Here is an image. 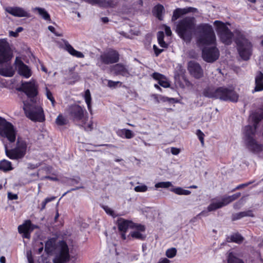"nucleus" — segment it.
I'll return each instance as SVG.
<instances>
[{"label":"nucleus","mask_w":263,"mask_h":263,"mask_svg":"<svg viewBox=\"0 0 263 263\" xmlns=\"http://www.w3.org/2000/svg\"><path fill=\"white\" fill-rule=\"evenodd\" d=\"M153 49L156 57L159 56V54L164 51V49H159L156 45H153Z\"/></svg>","instance_id":"864d4df0"},{"label":"nucleus","mask_w":263,"mask_h":263,"mask_svg":"<svg viewBox=\"0 0 263 263\" xmlns=\"http://www.w3.org/2000/svg\"><path fill=\"white\" fill-rule=\"evenodd\" d=\"M16 67L17 68L18 73L20 75L25 78H28L31 76V71L30 68L25 64L24 62L16 58L15 60Z\"/></svg>","instance_id":"dca6fc26"},{"label":"nucleus","mask_w":263,"mask_h":263,"mask_svg":"<svg viewBox=\"0 0 263 263\" xmlns=\"http://www.w3.org/2000/svg\"><path fill=\"white\" fill-rule=\"evenodd\" d=\"M164 9V7L161 4H158L154 8L155 15L160 20H162V13Z\"/></svg>","instance_id":"473e14b6"},{"label":"nucleus","mask_w":263,"mask_h":263,"mask_svg":"<svg viewBox=\"0 0 263 263\" xmlns=\"http://www.w3.org/2000/svg\"><path fill=\"white\" fill-rule=\"evenodd\" d=\"M6 155L11 160H18L24 158L26 154L27 143L26 141L18 139L16 146L11 149H8L7 145H5Z\"/></svg>","instance_id":"6e6552de"},{"label":"nucleus","mask_w":263,"mask_h":263,"mask_svg":"<svg viewBox=\"0 0 263 263\" xmlns=\"http://www.w3.org/2000/svg\"><path fill=\"white\" fill-rule=\"evenodd\" d=\"M100 59L101 63L104 64L116 63L119 61V54L116 50L110 49L108 52L102 54Z\"/></svg>","instance_id":"f8f14e48"},{"label":"nucleus","mask_w":263,"mask_h":263,"mask_svg":"<svg viewBox=\"0 0 263 263\" xmlns=\"http://www.w3.org/2000/svg\"><path fill=\"white\" fill-rule=\"evenodd\" d=\"M177 253V250L175 248H172L170 249H168L166 251V256L170 258H172L175 256Z\"/></svg>","instance_id":"58836bf2"},{"label":"nucleus","mask_w":263,"mask_h":263,"mask_svg":"<svg viewBox=\"0 0 263 263\" xmlns=\"http://www.w3.org/2000/svg\"><path fill=\"white\" fill-rule=\"evenodd\" d=\"M250 118L253 124L243 127L242 140L249 151L253 154H259L263 151V144L257 140V129L259 123L263 119V106L253 112Z\"/></svg>","instance_id":"f03ea898"},{"label":"nucleus","mask_w":263,"mask_h":263,"mask_svg":"<svg viewBox=\"0 0 263 263\" xmlns=\"http://www.w3.org/2000/svg\"><path fill=\"white\" fill-rule=\"evenodd\" d=\"M155 187L156 188H164L167 189L170 187H173V185L171 182L166 181V182H160L155 184Z\"/></svg>","instance_id":"e433bc0d"},{"label":"nucleus","mask_w":263,"mask_h":263,"mask_svg":"<svg viewBox=\"0 0 263 263\" xmlns=\"http://www.w3.org/2000/svg\"><path fill=\"white\" fill-rule=\"evenodd\" d=\"M228 263H244V261L238 258L235 253L230 252L228 257Z\"/></svg>","instance_id":"c85d7f7f"},{"label":"nucleus","mask_w":263,"mask_h":263,"mask_svg":"<svg viewBox=\"0 0 263 263\" xmlns=\"http://www.w3.org/2000/svg\"><path fill=\"white\" fill-rule=\"evenodd\" d=\"M70 259L69 249L67 243L60 241L54 252L53 263H67Z\"/></svg>","instance_id":"9d476101"},{"label":"nucleus","mask_w":263,"mask_h":263,"mask_svg":"<svg viewBox=\"0 0 263 263\" xmlns=\"http://www.w3.org/2000/svg\"><path fill=\"white\" fill-rule=\"evenodd\" d=\"M56 124L59 126H64L68 124V119L62 115L60 114L55 120Z\"/></svg>","instance_id":"f704fd0d"},{"label":"nucleus","mask_w":263,"mask_h":263,"mask_svg":"<svg viewBox=\"0 0 263 263\" xmlns=\"http://www.w3.org/2000/svg\"><path fill=\"white\" fill-rule=\"evenodd\" d=\"M253 182H254V181H249V182H248L245 183L240 184L237 185L235 189L232 190V192H234L236 190H240L242 188L246 187L249 186V185L252 184Z\"/></svg>","instance_id":"c03bdc74"},{"label":"nucleus","mask_w":263,"mask_h":263,"mask_svg":"<svg viewBox=\"0 0 263 263\" xmlns=\"http://www.w3.org/2000/svg\"><path fill=\"white\" fill-rule=\"evenodd\" d=\"M43 249H44L43 243L42 242H40V247H39V248L37 249V250L36 251L37 254H41L42 252L43 251Z\"/></svg>","instance_id":"338daca9"},{"label":"nucleus","mask_w":263,"mask_h":263,"mask_svg":"<svg viewBox=\"0 0 263 263\" xmlns=\"http://www.w3.org/2000/svg\"><path fill=\"white\" fill-rule=\"evenodd\" d=\"M152 76L154 79L158 81V82L164 77L163 74L156 72H154Z\"/></svg>","instance_id":"3c124183"},{"label":"nucleus","mask_w":263,"mask_h":263,"mask_svg":"<svg viewBox=\"0 0 263 263\" xmlns=\"http://www.w3.org/2000/svg\"><path fill=\"white\" fill-rule=\"evenodd\" d=\"M195 17L192 16H186L178 22L176 31L184 41L191 42L195 29Z\"/></svg>","instance_id":"39448f33"},{"label":"nucleus","mask_w":263,"mask_h":263,"mask_svg":"<svg viewBox=\"0 0 263 263\" xmlns=\"http://www.w3.org/2000/svg\"><path fill=\"white\" fill-rule=\"evenodd\" d=\"M196 135L200 140L202 145H204V133L200 130V129H197L196 130Z\"/></svg>","instance_id":"37998d69"},{"label":"nucleus","mask_w":263,"mask_h":263,"mask_svg":"<svg viewBox=\"0 0 263 263\" xmlns=\"http://www.w3.org/2000/svg\"><path fill=\"white\" fill-rule=\"evenodd\" d=\"M85 2L90 4L92 5H100V0H84Z\"/></svg>","instance_id":"bf43d9fd"},{"label":"nucleus","mask_w":263,"mask_h":263,"mask_svg":"<svg viewBox=\"0 0 263 263\" xmlns=\"http://www.w3.org/2000/svg\"><path fill=\"white\" fill-rule=\"evenodd\" d=\"M102 208L107 214L113 217H115L117 216V215L115 214L114 211L112 209H111L110 208H109L108 206L103 205L102 206Z\"/></svg>","instance_id":"a18cd8bd"},{"label":"nucleus","mask_w":263,"mask_h":263,"mask_svg":"<svg viewBox=\"0 0 263 263\" xmlns=\"http://www.w3.org/2000/svg\"><path fill=\"white\" fill-rule=\"evenodd\" d=\"M117 5L115 0H100V7L104 8H114Z\"/></svg>","instance_id":"c756f323"},{"label":"nucleus","mask_w":263,"mask_h":263,"mask_svg":"<svg viewBox=\"0 0 263 263\" xmlns=\"http://www.w3.org/2000/svg\"><path fill=\"white\" fill-rule=\"evenodd\" d=\"M5 11L15 17H29L30 16V14L28 11L20 7H8L5 8Z\"/></svg>","instance_id":"2eb2a0df"},{"label":"nucleus","mask_w":263,"mask_h":263,"mask_svg":"<svg viewBox=\"0 0 263 263\" xmlns=\"http://www.w3.org/2000/svg\"><path fill=\"white\" fill-rule=\"evenodd\" d=\"M14 74V71L11 65H7L5 67L0 66V75L4 77H11Z\"/></svg>","instance_id":"b1692460"},{"label":"nucleus","mask_w":263,"mask_h":263,"mask_svg":"<svg viewBox=\"0 0 263 263\" xmlns=\"http://www.w3.org/2000/svg\"><path fill=\"white\" fill-rule=\"evenodd\" d=\"M46 95L47 98L51 102L52 104L53 105L55 103V100L52 96V92L48 89V88H46Z\"/></svg>","instance_id":"49530a36"},{"label":"nucleus","mask_w":263,"mask_h":263,"mask_svg":"<svg viewBox=\"0 0 263 263\" xmlns=\"http://www.w3.org/2000/svg\"><path fill=\"white\" fill-rule=\"evenodd\" d=\"M119 83H120V82L119 81L115 82V81H113L111 80H108V86L110 88H112V87L115 88L116 87H117V84Z\"/></svg>","instance_id":"13d9d810"},{"label":"nucleus","mask_w":263,"mask_h":263,"mask_svg":"<svg viewBox=\"0 0 263 263\" xmlns=\"http://www.w3.org/2000/svg\"><path fill=\"white\" fill-rule=\"evenodd\" d=\"M241 195V193H237L236 194H234L231 196H229V198L231 200V202H233V201L236 200L237 199H238Z\"/></svg>","instance_id":"6e6d98bb"},{"label":"nucleus","mask_w":263,"mask_h":263,"mask_svg":"<svg viewBox=\"0 0 263 263\" xmlns=\"http://www.w3.org/2000/svg\"><path fill=\"white\" fill-rule=\"evenodd\" d=\"M81 128H83L86 131H91L93 129V124L92 122H90L89 123L87 126L86 124L84 126H80Z\"/></svg>","instance_id":"5fc2aeb1"},{"label":"nucleus","mask_w":263,"mask_h":263,"mask_svg":"<svg viewBox=\"0 0 263 263\" xmlns=\"http://www.w3.org/2000/svg\"><path fill=\"white\" fill-rule=\"evenodd\" d=\"M214 24L216 26V30L221 42L226 45H230L232 43L233 39L235 37V33L221 21H215Z\"/></svg>","instance_id":"1a4fd4ad"},{"label":"nucleus","mask_w":263,"mask_h":263,"mask_svg":"<svg viewBox=\"0 0 263 263\" xmlns=\"http://www.w3.org/2000/svg\"><path fill=\"white\" fill-rule=\"evenodd\" d=\"M171 152L173 155H177L180 153V150L178 148L173 147L171 148Z\"/></svg>","instance_id":"e2e57ef3"},{"label":"nucleus","mask_w":263,"mask_h":263,"mask_svg":"<svg viewBox=\"0 0 263 263\" xmlns=\"http://www.w3.org/2000/svg\"><path fill=\"white\" fill-rule=\"evenodd\" d=\"M164 34L163 31H159L157 33V40L159 45L160 47L167 48L168 44L164 41Z\"/></svg>","instance_id":"2f4dec72"},{"label":"nucleus","mask_w":263,"mask_h":263,"mask_svg":"<svg viewBox=\"0 0 263 263\" xmlns=\"http://www.w3.org/2000/svg\"><path fill=\"white\" fill-rule=\"evenodd\" d=\"M34 10L37 11L39 14L45 20H50V16L49 14L44 8L40 7H35L34 8Z\"/></svg>","instance_id":"7c9ffc66"},{"label":"nucleus","mask_w":263,"mask_h":263,"mask_svg":"<svg viewBox=\"0 0 263 263\" xmlns=\"http://www.w3.org/2000/svg\"><path fill=\"white\" fill-rule=\"evenodd\" d=\"M198 9L196 8L189 7L184 8H176L173 11L172 17V21L174 22L180 17L182 15H185L190 12H197Z\"/></svg>","instance_id":"f3484780"},{"label":"nucleus","mask_w":263,"mask_h":263,"mask_svg":"<svg viewBox=\"0 0 263 263\" xmlns=\"http://www.w3.org/2000/svg\"><path fill=\"white\" fill-rule=\"evenodd\" d=\"M203 95L208 98L219 99L223 101L237 102L239 96L234 89L225 86L215 88L213 86L206 87L203 90Z\"/></svg>","instance_id":"7ed1b4c3"},{"label":"nucleus","mask_w":263,"mask_h":263,"mask_svg":"<svg viewBox=\"0 0 263 263\" xmlns=\"http://www.w3.org/2000/svg\"><path fill=\"white\" fill-rule=\"evenodd\" d=\"M164 30L167 36H171L172 35V31L170 27L165 26Z\"/></svg>","instance_id":"774afa93"},{"label":"nucleus","mask_w":263,"mask_h":263,"mask_svg":"<svg viewBox=\"0 0 263 263\" xmlns=\"http://www.w3.org/2000/svg\"><path fill=\"white\" fill-rule=\"evenodd\" d=\"M158 83L160 86L164 88H168L170 87V84L166 80L165 77H164V78L161 79Z\"/></svg>","instance_id":"a19ab883"},{"label":"nucleus","mask_w":263,"mask_h":263,"mask_svg":"<svg viewBox=\"0 0 263 263\" xmlns=\"http://www.w3.org/2000/svg\"><path fill=\"white\" fill-rule=\"evenodd\" d=\"M137 231L141 233V232H144L145 231V227L142 224H138L136 227Z\"/></svg>","instance_id":"680f3d73"},{"label":"nucleus","mask_w":263,"mask_h":263,"mask_svg":"<svg viewBox=\"0 0 263 263\" xmlns=\"http://www.w3.org/2000/svg\"><path fill=\"white\" fill-rule=\"evenodd\" d=\"M30 226L31 225V220H27L25 221V222L22 224L20 225V229L23 227H25L27 231L30 232Z\"/></svg>","instance_id":"8fccbe9b"},{"label":"nucleus","mask_w":263,"mask_h":263,"mask_svg":"<svg viewBox=\"0 0 263 263\" xmlns=\"http://www.w3.org/2000/svg\"><path fill=\"white\" fill-rule=\"evenodd\" d=\"M112 70L116 75H121L128 77L129 73L125 66L122 64H117L112 67Z\"/></svg>","instance_id":"aec40b11"},{"label":"nucleus","mask_w":263,"mask_h":263,"mask_svg":"<svg viewBox=\"0 0 263 263\" xmlns=\"http://www.w3.org/2000/svg\"><path fill=\"white\" fill-rule=\"evenodd\" d=\"M218 202L221 205V208L228 205L231 202L229 196L223 197L221 199V201Z\"/></svg>","instance_id":"79ce46f5"},{"label":"nucleus","mask_w":263,"mask_h":263,"mask_svg":"<svg viewBox=\"0 0 263 263\" xmlns=\"http://www.w3.org/2000/svg\"><path fill=\"white\" fill-rule=\"evenodd\" d=\"M160 101L165 102H168L170 103H175L177 102V100L173 98H168L165 96H160Z\"/></svg>","instance_id":"ea45409f"},{"label":"nucleus","mask_w":263,"mask_h":263,"mask_svg":"<svg viewBox=\"0 0 263 263\" xmlns=\"http://www.w3.org/2000/svg\"><path fill=\"white\" fill-rule=\"evenodd\" d=\"M255 86L253 92L263 90V73L258 71L255 79Z\"/></svg>","instance_id":"412c9836"},{"label":"nucleus","mask_w":263,"mask_h":263,"mask_svg":"<svg viewBox=\"0 0 263 263\" xmlns=\"http://www.w3.org/2000/svg\"><path fill=\"white\" fill-rule=\"evenodd\" d=\"M170 191L179 195H189L191 194V192L189 190H184L181 187H171Z\"/></svg>","instance_id":"cd10ccee"},{"label":"nucleus","mask_w":263,"mask_h":263,"mask_svg":"<svg viewBox=\"0 0 263 263\" xmlns=\"http://www.w3.org/2000/svg\"><path fill=\"white\" fill-rule=\"evenodd\" d=\"M198 35L197 42L203 45L214 44L216 42V36L212 28L209 24L202 23L196 27Z\"/></svg>","instance_id":"0eeeda50"},{"label":"nucleus","mask_w":263,"mask_h":263,"mask_svg":"<svg viewBox=\"0 0 263 263\" xmlns=\"http://www.w3.org/2000/svg\"><path fill=\"white\" fill-rule=\"evenodd\" d=\"M85 101L87 104L88 109L89 111L91 114L92 109L91 105V97L90 92L89 89H87L85 92Z\"/></svg>","instance_id":"72a5a7b5"},{"label":"nucleus","mask_w":263,"mask_h":263,"mask_svg":"<svg viewBox=\"0 0 263 263\" xmlns=\"http://www.w3.org/2000/svg\"><path fill=\"white\" fill-rule=\"evenodd\" d=\"M226 240L228 242L240 243L243 240V237L240 234L237 233L227 236Z\"/></svg>","instance_id":"a878e982"},{"label":"nucleus","mask_w":263,"mask_h":263,"mask_svg":"<svg viewBox=\"0 0 263 263\" xmlns=\"http://www.w3.org/2000/svg\"><path fill=\"white\" fill-rule=\"evenodd\" d=\"M48 29L49 31H50L52 33H54L55 35L57 36H62L63 35L61 33H59L55 31V28L52 26H49L48 27Z\"/></svg>","instance_id":"4d7b16f0"},{"label":"nucleus","mask_w":263,"mask_h":263,"mask_svg":"<svg viewBox=\"0 0 263 263\" xmlns=\"http://www.w3.org/2000/svg\"><path fill=\"white\" fill-rule=\"evenodd\" d=\"M134 190L137 192H144L147 190V186L145 185H138Z\"/></svg>","instance_id":"de8ad7c7"},{"label":"nucleus","mask_w":263,"mask_h":263,"mask_svg":"<svg viewBox=\"0 0 263 263\" xmlns=\"http://www.w3.org/2000/svg\"><path fill=\"white\" fill-rule=\"evenodd\" d=\"M8 198L10 200H16L18 199V196L16 194L8 193Z\"/></svg>","instance_id":"052dcab7"},{"label":"nucleus","mask_w":263,"mask_h":263,"mask_svg":"<svg viewBox=\"0 0 263 263\" xmlns=\"http://www.w3.org/2000/svg\"><path fill=\"white\" fill-rule=\"evenodd\" d=\"M130 235L133 238H136L140 240H144L146 237V235L141 233L139 231H133L130 233Z\"/></svg>","instance_id":"c9c22d12"},{"label":"nucleus","mask_w":263,"mask_h":263,"mask_svg":"<svg viewBox=\"0 0 263 263\" xmlns=\"http://www.w3.org/2000/svg\"><path fill=\"white\" fill-rule=\"evenodd\" d=\"M62 41L65 45L64 49L70 54L78 58H83L84 57V55L82 52L74 49L67 41L64 39H62Z\"/></svg>","instance_id":"6ab92c4d"},{"label":"nucleus","mask_w":263,"mask_h":263,"mask_svg":"<svg viewBox=\"0 0 263 263\" xmlns=\"http://www.w3.org/2000/svg\"><path fill=\"white\" fill-rule=\"evenodd\" d=\"M221 208V205H220V203L219 202H212L210 203L208 206L207 209L208 210V211L212 212Z\"/></svg>","instance_id":"4c0bfd02"},{"label":"nucleus","mask_w":263,"mask_h":263,"mask_svg":"<svg viewBox=\"0 0 263 263\" xmlns=\"http://www.w3.org/2000/svg\"><path fill=\"white\" fill-rule=\"evenodd\" d=\"M53 240L52 239H48L45 243V250L47 251L53 247Z\"/></svg>","instance_id":"603ef678"},{"label":"nucleus","mask_w":263,"mask_h":263,"mask_svg":"<svg viewBox=\"0 0 263 263\" xmlns=\"http://www.w3.org/2000/svg\"><path fill=\"white\" fill-rule=\"evenodd\" d=\"M234 42L239 57L243 61H248L253 53V44L242 31H235Z\"/></svg>","instance_id":"20e7f679"},{"label":"nucleus","mask_w":263,"mask_h":263,"mask_svg":"<svg viewBox=\"0 0 263 263\" xmlns=\"http://www.w3.org/2000/svg\"><path fill=\"white\" fill-rule=\"evenodd\" d=\"M10 59L9 49L0 41V64L6 63Z\"/></svg>","instance_id":"a211bd4d"},{"label":"nucleus","mask_w":263,"mask_h":263,"mask_svg":"<svg viewBox=\"0 0 263 263\" xmlns=\"http://www.w3.org/2000/svg\"><path fill=\"white\" fill-rule=\"evenodd\" d=\"M16 90L24 92L28 98L23 101V108L26 116L33 121H44L45 119L43 108L36 103L38 86L35 82L22 81L21 86Z\"/></svg>","instance_id":"f257e3e1"},{"label":"nucleus","mask_w":263,"mask_h":263,"mask_svg":"<svg viewBox=\"0 0 263 263\" xmlns=\"http://www.w3.org/2000/svg\"><path fill=\"white\" fill-rule=\"evenodd\" d=\"M254 216L252 210H248L246 211L240 212L233 214L232 220L235 221L245 217H253Z\"/></svg>","instance_id":"4be33fe9"},{"label":"nucleus","mask_w":263,"mask_h":263,"mask_svg":"<svg viewBox=\"0 0 263 263\" xmlns=\"http://www.w3.org/2000/svg\"><path fill=\"white\" fill-rule=\"evenodd\" d=\"M80 178L79 177H77L74 178H70L68 180V183L70 185H74V184H77L80 182Z\"/></svg>","instance_id":"09e8293b"},{"label":"nucleus","mask_w":263,"mask_h":263,"mask_svg":"<svg viewBox=\"0 0 263 263\" xmlns=\"http://www.w3.org/2000/svg\"><path fill=\"white\" fill-rule=\"evenodd\" d=\"M117 134L121 138L126 139H131L135 136L134 133L131 130L126 128L119 129L117 132Z\"/></svg>","instance_id":"393cba45"},{"label":"nucleus","mask_w":263,"mask_h":263,"mask_svg":"<svg viewBox=\"0 0 263 263\" xmlns=\"http://www.w3.org/2000/svg\"><path fill=\"white\" fill-rule=\"evenodd\" d=\"M202 58L209 63L216 61L219 57V52L216 47H204L202 49Z\"/></svg>","instance_id":"ddd939ff"},{"label":"nucleus","mask_w":263,"mask_h":263,"mask_svg":"<svg viewBox=\"0 0 263 263\" xmlns=\"http://www.w3.org/2000/svg\"><path fill=\"white\" fill-rule=\"evenodd\" d=\"M27 257L29 263H34L33 258L31 252H27Z\"/></svg>","instance_id":"69168bd1"},{"label":"nucleus","mask_w":263,"mask_h":263,"mask_svg":"<svg viewBox=\"0 0 263 263\" xmlns=\"http://www.w3.org/2000/svg\"><path fill=\"white\" fill-rule=\"evenodd\" d=\"M187 69L190 74L196 79H199L203 77V70L202 67L195 61L189 62Z\"/></svg>","instance_id":"4468645a"},{"label":"nucleus","mask_w":263,"mask_h":263,"mask_svg":"<svg viewBox=\"0 0 263 263\" xmlns=\"http://www.w3.org/2000/svg\"><path fill=\"white\" fill-rule=\"evenodd\" d=\"M6 121V120L5 118L0 117V134H4V132H3L2 127L4 126V124Z\"/></svg>","instance_id":"0e129e2a"},{"label":"nucleus","mask_w":263,"mask_h":263,"mask_svg":"<svg viewBox=\"0 0 263 263\" xmlns=\"http://www.w3.org/2000/svg\"><path fill=\"white\" fill-rule=\"evenodd\" d=\"M69 119L79 126H84L88 120V114L84 107L72 104L67 108Z\"/></svg>","instance_id":"423d86ee"},{"label":"nucleus","mask_w":263,"mask_h":263,"mask_svg":"<svg viewBox=\"0 0 263 263\" xmlns=\"http://www.w3.org/2000/svg\"><path fill=\"white\" fill-rule=\"evenodd\" d=\"M2 129L4 134H0V137L7 138L10 143L15 141L16 131L11 123L6 120Z\"/></svg>","instance_id":"9b49d317"},{"label":"nucleus","mask_w":263,"mask_h":263,"mask_svg":"<svg viewBox=\"0 0 263 263\" xmlns=\"http://www.w3.org/2000/svg\"><path fill=\"white\" fill-rule=\"evenodd\" d=\"M13 169L10 161L3 159L0 161V170L6 172Z\"/></svg>","instance_id":"bb28decb"},{"label":"nucleus","mask_w":263,"mask_h":263,"mask_svg":"<svg viewBox=\"0 0 263 263\" xmlns=\"http://www.w3.org/2000/svg\"><path fill=\"white\" fill-rule=\"evenodd\" d=\"M132 221L120 218L118 220V227L119 231L121 232H126Z\"/></svg>","instance_id":"5701e85b"}]
</instances>
